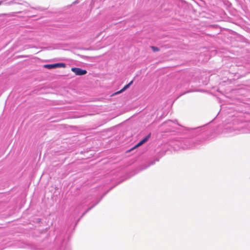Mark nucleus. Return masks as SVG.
Wrapping results in <instances>:
<instances>
[{"mask_svg":"<svg viewBox=\"0 0 250 250\" xmlns=\"http://www.w3.org/2000/svg\"><path fill=\"white\" fill-rule=\"evenodd\" d=\"M232 123L226 125L223 129V133L229 135H234L239 133H250V123L245 125L239 124L237 119L234 118Z\"/></svg>","mask_w":250,"mask_h":250,"instance_id":"1","label":"nucleus"},{"mask_svg":"<svg viewBox=\"0 0 250 250\" xmlns=\"http://www.w3.org/2000/svg\"><path fill=\"white\" fill-rule=\"evenodd\" d=\"M199 142L194 138H183L176 141V146L183 149L197 147Z\"/></svg>","mask_w":250,"mask_h":250,"instance_id":"2","label":"nucleus"},{"mask_svg":"<svg viewBox=\"0 0 250 250\" xmlns=\"http://www.w3.org/2000/svg\"><path fill=\"white\" fill-rule=\"evenodd\" d=\"M66 64L64 63L59 62L54 64H48L44 65V67L51 69L59 67H65Z\"/></svg>","mask_w":250,"mask_h":250,"instance_id":"3","label":"nucleus"},{"mask_svg":"<svg viewBox=\"0 0 250 250\" xmlns=\"http://www.w3.org/2000/svg\"><path fill=\"white\" fill-rule=\"evenodd\" d=\"M71 70L76 75L78 76H83L86 74L87 73L86 70L78 67H73L71 68Z\"/></svg>","mask_w":250,"mask_h":250,"instance_id":"4","label":"nucleus"},{"mask_svg":"<svg viewBox=\"0 0 250 250\" xmlns=\"http://www.w3.org/2000/svg\"><path fill=\"white\" fill-rule=\"evenodd\" d=\"M176 121H173L172 120H167L162 125L163 126H170L172 127H174L173 125L176 124Z\"/></svg>","mask_w":250,"mask_h":250,"instance_id":"5","label":"nucleus"},{"mask_svg":"<svg viewBox=\"0 0 250 250\" xmlns=\"http://www.w3.org/2000/svg\"><path fill=\"white\" fill-rule=\"evenodd\" d=\"M132 83H133V81H131L129 83H128V84H126L121 90H120V91H117L115 94H120V93L124 92L126 89L130 87V86L132 84Z\"/></svg>","mask_w":250,"mask_h":250,"instance_id":"6","label":"nucleus"},{"mask_svg":"<svg viewBox=\"0 0 250 250\" xmlns=\"http://www.w3.org/2000/svg\"><path fill=\"white\" fill-rule=\"evenodd\" d=\"M145 143L144 142L143 140H141L138 143H137L132 148V149H134V148H136L137 147L140 146L141 145H142Z\"/></svg>","mask_w":250,"mask_h":250,"instance_id":"7","label":"nucleus"},{"mask_svg":"<svg viewBox=\"0 0 250 250\" xmlns=\"http://www.w3.org/2000/svg\"><path fill=\"white\" fill-rule=\"evenodd\" d=\"M145 143L144 142L143 140H141L138 143H137L132 148V149H134V148H136L137 147L140 146L141 145H142Z\"/></svg>","mask_w":250,"mask_h":250,"instance_id":"8","label":"nucleus"},{"mask_svg":"<svg viewBox=\"0 0 250 250\" xmlns=\"http://www.w3.org/2000/svg\"><path fill=\"white\" fill-rule=\"evenodd\" d=\"M98 202H97L96 204L91 206L90 208H89L84 213H83L81 217H82L84 214L87 213L88 211H89L92 208H93L96 205L98 204Z\"/></svg>","mask_w":250,"mask_h":250,"instance_id":"9","label":"nucleus"},{"mask_svg":"<svg viewBox=\"0 0 250 250\" xmlns=\"http://www.w3.org/2000/svg\"><path fill=\"white\" fill-rule=\"evenodd\" d=\"M150 134L147 135L142 139L145 143L148 140L149 138H150Z\"/></svg>","mask_w":250,"mask_h":250,"instance_id":"10","label":"nucleus"},{"mask_svg":"<svg viewBox=\"0 0 250 250\" xmlns=\"http://www.w3.org/2000/svg\"><path fill=\"white\" fill-rule=\"evenodd\" d=\"M150 134L147 135L142 139L145 143L148 140L149 138H150Z\"/></svg>","mask_w":250,"mask_h":250,"instance_id":"11","label":"nucleus"},{"mask_svg":"<svg viewBox=\"0 0 250 250\" xmlns=\"http://www.w3.org/2000/svg\"><path fill=\"white\" fill-rule=\"evenodd\" d=\"M151 49H152L153 52H157L159 51L160 50V49L156 46H151Z\"/></svg>","mask_w":250,"mask_h":250,"instance_id":"12","label":"nucleus"},{"mask_svg":"<svg viewBox=\"0 0 250 250\" xmlns=\"http://www.w3.org/2000/svg\"><path fill=\"white\" fill-rule=\"evenodd\" d=\"M60 250H70V249L68 246H66L64 248L62 247Z\"/></svg>","mask_w":250,"mask_h":250,"instance_id":"13","label":"nucleus"},{"mask_svg":"<svg viewBox=\"0 0 250 250\" xmlns=\"http://www.w3.org/2000/svg\"><path fill=\"white\" fill-rule=\"evenodd\" d=\"M205 127H206L205 125H204L203 126L198 127L196 128V129L201 130L202 129H204Z\"/></svg>","mask_w":250,"mask_h":250,"instance_id":"14","label":"nucleus"},{"mask_svg":"<svg viewBox=\"0 0 250 250\" xmlns=\"http://www.w3.org/2000/svg\"><path fill=\"white\" fill-rule=\"evenodd\" d=\"M154 163H155L154 162H151V163H150L149 164L148 166H151V165H153Z\"/></svg>","mask_w":250,"mask_h":250,"instance_id":"15","label":"nucleus"}]
</instances>
